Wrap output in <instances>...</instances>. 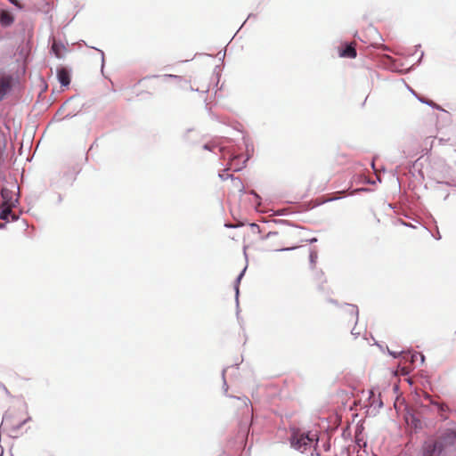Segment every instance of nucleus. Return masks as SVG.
I'll return each mask as SVG.
<instances>
[{
    "label": "nucleus",
    "instance_id": "nucleus-1",
    "mask_svg": "<svg viewBox=\"0 0 456 456\" xmlns=\"http://www.w3.org/2000/svg\"><path fill=\"white\" fill-rule=\"evenodd\" d=\"M456 448V429L443 430L436 440H428L422 445V456H442Z\"/></svg>",
    "mask_w": 456,
    "mask_h": 456
},
{
    "label": "nucleus",
    "instance_id": "nucleus-2",
    "mask_svg": "<svg viewBox=\"0 0 456 456\" xmlns=\"http://www.w3.org/2000/svg\"><path fill=\"white\" fill-rule=\"evenodd\" d=\"M29 419L30 418L26 411L12 410L5 413L2 425L10 432L16 434Z\"/></svg>",
    "mask_w": 456,
    "mask_h": 456
},
{
    "label": "nucleus",
    "instance_id": "nucleus-3",
    "mask_svg": "<svg viewBox=\"0 0 456 456\" xmlns=\"http://www.w3.org/2000/svg\"><path fill=\"white\" fill-rule=\"evenodd\" d=\"M181 79L180 77L175 75H164L161 78L158 77H145L138 83V86L146 90L147 93H153L163 85L167 84L168 79Z\"/></svg>",
    "mask_w": 456,
    "mask_h": 456
},
{
    "label": "nucleus",
    "instance_id": "nucleus-4",
    "mask_svg": "<svg viewBox=\"0 0 456 456\" xmlns=\"http://www.w3.org/2000/svg\"><path fill=\"white\" fill-rule=\"evenodd\" d=\"M314 440H316L314 435L310 436L309 434L295 431L291 436L290 444L293 448L305 452L311 446Z\"/></svg>",
    "mask_w": 456,
    "mask_h": 456
},
{
    "label": "nucleus",
    "instance_id": "nucleus-5",
    "mask_svg": "<svg viewBox=\"0 0 456 456\" xmlns=\"http://www.w3.org/2000/svg\"><path fill=\"white\" fill-rule=\"evenodd\" d=\"M1 196L3 199V205L15 206L18 201L17 198H15L14 191L6 187L1 190Z\"/></svg>",
    "mask_w": 456,
    "mask_h": 456
},
{
    "label": "nucleus",
    "instance_id": "nucleus-6",
    "mask_svg": "<svg viewBox=\"0 0 456 456\" xmlns=\"http://www.w3.org/2000/svg\"><path fill=\"white\" fill-rule=\"evenodd\" d=\"M51 51L56 56V58L61 59L64 57V54L67 52V48L64 44L53 39Z\"/></svg>",
    "mask_w": 456,
    "mask_h": 456
},
{
    "label": "nucleus",
    "instance_id": "nucleus-7",
    "mask_svg": "<svg viewBox=\"0 0 456 456\" xmlns=\"http://www.w3.org/2000/svg\"><path fill=\"white\" fill-rule=\"evenodd\" d=\"M357 55L355 44L351 43L349 45H346V46L339 51V56L344 58H351L354 59Z\"/></svg>",
    "mask_w": 456,
    "mask_h": 456
},
{
    "label": "nucleus",
    "instance_id": "nucleus-8",
    "mask_svg": "<svg viewBox=\"0 0 456 456\" xmlns=\"http://www.w3.org/2000/svg\"><path fill=\"white\" fill-rule=\"evenodd\" d=\"M58 80L61 86H67L70 83L69 71L66 68H61L57 71Z\"/></svg>",
    "mask_w": 456,
    "mask_h": 456
},
{
    "label": "nucleus",
    "instance_id": "nucleus-9",
    "mask_svg": "<svg viewBox=\"0 0 456 456\" xmlns=\"http://www.w3.org/2000/svg\"><path fill=\"white\" fill-rule=\"evenodd\" d=\"M14 206H9V205H1V213H0V218L2 220L9 221L10 217L12 220H15L17 217L12 212V208Z\"/></svg>",
    "mask_w": 456,
    "mask_h": 456
},
{
    "label": "nucleus",
    "instance_id": "nucleus-10",
    "mask_svg": "<svg viewBox=\"0 0 456 456\" xmlns=\"http://www.w3.org/2000/svg\"><path fill=\"white\" fill-rule=\"evenodd\" d=\"M11 88V77H0V100H2Z\"/></svg>",
    "mask_w": 456,
    "mask_h": 456
},
{
    "label": "nucleus",
    "instance_id": "nucleus-11",
    "mask_svg": "<svg viewBox=\"0 0 456 456\" xmlns=\"http://www.w3.org/2000/svg\"><path fill=\"white\" fill-rule=\"evenodd\" d=\"M13 21L12 16L8 12H2L0 14V22L4 26H8Z\"/></svg>",
    "mask_w": 456,
    "mask_h": 456
},
{
    "label": "nucleus",
    "instance_id": "nucleus-12",
    "mask_svg": "<svg viewBox=\"0 0 456 456\" xmlns=\"http://www.w3.org/2000/svg\"><path fill=\"white\" fill-rule=\"evenodd\" d=\"M316 285L319 289H322V284L326 282V278L324 277V274L320 272L316 273Z\"/></svg>",
    "mask_w": 456,
    "mask_h": 456
},
{
    "label": "nucleus",
    "instance_id": "nucleus-13",
    "mask_svg": "<svg viewBox=\"0 0 456 456\" xmlns=\"http://www.w3.org/2000/svg\"><path fill=\"white\" fill-rule=\"evenodd\" d=\"M11 2H12V4H16V5L18 4V3H17V1H16V0H11Z\"/></svg>",
    "mask_w": 456,
    "mask_h": 456
},
{
    "label": "nucleus",
    "instance_id": "nucleus-14",
    "mask_svg": "<svg viewBox=\"0 0 456 456\" xmlns=\"http://www.w3.org/2000/svg\"><path fill=\"white\" fill-rule=\"evenodd\" d=\"M11 2H12V4H16V5L18 4V3H17V1H16V0H11Z\"/></svg>",
    "mask_w": 456,
    "mask_h": 456
},
{
    "label": "nucleus",
    "instance_id": "nucleus-15",
    "mask_svg": "<svg viewBox=\"0 0 456 456\" xmlns=\"http://www.w3.org/2000/svg\"><path fill=\"white\" fill-rule=\"evenodd\" d=\"M440 410L444 411V406L443 404L440 406Z\"/></svg>",
    "mask_w": 456,
    "mask_h": 456
}]
</instances>
